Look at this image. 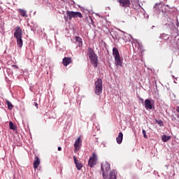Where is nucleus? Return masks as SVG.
Listing matches in <instances>:
<instances>
[{
  "label": "nucleus",
  "instance_id": "f257e3e1",
  "mask_svg": "<svg viewBox=\"0 0 179 179\" xmlns=\"http://www.w3.org/2000/svg\"><path fill=\"white\" fill-rule=\"evenodd\" d=\"M22 29L20 27H15V31L14 32V37L17 40V45L19 48H22L23 47V39L22 38Z\"/></svg>",
  "mask_w": 179,
  "mask_h": 179
},
{
  "label": "nucleus",
  "instance_id": "f03ea898",
  "mask_svg": "<svg viewBox=\"0 0 179 179\" xmlns=\"http://www.w3.org/2000/svg\"><path fill=\"white\" fill-rule=\"evenodd\" d=\"M88 57L94 68H96L99 64V59H97V55L91 48H88Z\"/></svg>",
  "mask_w": 179,
  "mask_h": 179
},
{
  "label": "nucleus",
  "instance_id": "7ed1b4c3",
  "mask_svg": "<svg viewBox=\"0 0 179 179\" xmlns=\"http://www.w3.org/2000/svg\"><path fill=\"white\" fill-rule=\"evenodd\" d=\"M66 15L64 16V19L65 20V22H69V20H71L72 17L73 18H76V17H83V15H82V13L80 12H78V11H69L67 10L66 12Z\"/></svg>",
  "mask_w": 179,
  "mask_h": 179
},
{
  "label": "nucleus",
  "instance_id": "20e7f679",
  "mask_svg": "<svg viewBox=\"0 0 179 179\" xmlns=\"http://www.w3.org/2000/svg\"><path fill=\"white\" fill-rule=\"evenodd\" d=\"M111 169L110 164L107 162H103L101 165V170L102 171V176L104 179L107 178L108 176V171Z\"/></svg>",
  "mask_w": 179,
  "mask_h": 179
},
{
  "label": "nucleus",
  "instance_id": "39448f33",
  "mask_svg": "<svg viewBox=\"0 0 179 179\" xmlns=\"http://www.w3.org/2000/svg\"><path fill=\"white\" fill-rule=\"evenodd\" d=\"M95 90L94 93L96 96H100L103 93V80L99 78L95 83Z\"/></svg>",
  "mask_w": 179,
  "mask_h": 179
},
{
  "label": "nucleus",
  "instance_id": "423d86ee",
  "mask_svg": "<svg viewBox=\"0 0 179 179\" xmlns=\"http://www.w3.org/2000/svg\"><path fill=\"white\" fill-rule=\"evenodd\" d=\"M144 107L146 110H153L155 108V101L152 99H147L144 101Z\"/></svg>",
  "mask_w": 179,
  "mask_h": 179
},
{
  "label": "nucleus",
  "instance_id": "0eeeda50",
  "mask_svg": "<svg viewBox=\"0 0 179 179\" xmlns=\"http://www.w3.org/2000/svg\"><path fill=\"white\" fill-rule=\"evenodd\" d=\"M96 163H97V155L96 153H93L92 156L90 157L88 164L90 167H94V166H96Z\"/></svg>",
  "mask_w": 179,
  "mask_h": 179
},
{
  "label": "nucleus",
  "instance_id": "6e6552de",
  "mask_svg": "<svg viewBox=\"0 0 179 179\" xmlns=\"http://www.w3.org/2000/svg\"><path fill=\"white\" fill-rule=\"evenodd\" d=\"M80 146H82V140H80V137H78L75 143H74V148H75V152H76V150H79L80 149Z\"/></svg>",
  "mask_w": 179,
  "mask_h": 179
},
{
  "label": "nucleus",
  "instance_id": "1a4fd4ad",
  "mask_svg": "<svg viewBox=\"0 0 179 179\" xmlns=\"http://www.w3.org/2000/svg\"><path fill=\"white\" fill-rule=\"evenodd\" d=\"M117 1H119L120 6L123 8H127V6H129L131 3L129 0H117Z\"/></svg>",
  "mask_w": 179,
  "mask_h": 179
},
{
  "label": "nucleus",
  "instance_id": "9d476101",
  "mask_svg": "<svg viewBox=\"0 0 179 179\" xmlns=\"http://www.w3.org/2000/svg\"><path fill=\"white\" fill-rule=\"evenodd\" d=\"M74 163L76 164L77 170H82V167H83V164L79 162V161L76 159V157H73Z\"/></svg>",
  "mask_w": 179,
  "mask_h": 179
},
{
  "label": "nucleus",
  "instance_id": "9b49d317",
  "mask_svg": "<svg viewBox=\"0 0 179 179\" xmlns=\"http://www.w3.org/2000/svg\"><path fill=\"white\" fill-rule=\"evenodd\" d=\"M108 179H117V171L111 170L109 173Z\"/></svg>",
  "mask_w": 179,
  "mask_h": 179
},
{
  "label": "nucleus",
  "instance_id": "f8f14e48",
  "mask_svg": "<svg viewBox=\"0 0 179 179\" xmlns=\"http://www.w3.org/2000/svg\"><path fill=\"white\" fill-rule=\"evenodd\" d=\"M115 65L116 66H122V61L121 60V57H115Z\"/></svg>",
  "mask_w": 179,
  "mask_h": 179
},
{
  "label": "nucleus",
  "instance_id": "ddd939ff",
  "mask_svg": "<svg viewBox=\"0 0 179 179\" xmlns=\"http://www.w3.org/2000/svg\"><path fill=\"white\" fill-rule=\"evenodd\" d=\"M72 62V59L71 57H64L63 59V65H64V66H68V65H69V64H71Z\"/></svg>",
  "mask_w": 179,
  "mask_h": 179
},
{
  "label": "nucleus",
  "instance_id": "4468645a",
  "mask_svg": "<svg viewBox=\"0 0 179 179\" xmlns=\"http://www.w3.org/2000/svg\"><path fill=\"white\" fill-rule=\"evenodd\" d=\"M124 138V134L122 132H120L118 134V136L116 138L117 143L119 145H121L122 143V139Z\"/></svg>",
  "mask_w": 179,
  "mask_h": 179
},
{
  "label": "nucleus",
  "instance_id": "2eb2a0df",
  "mask_svg": "<svg viewBox=\"0 0 179 179\" xmlns=\"http://www.w3.org/2000/svg\"><path fill=\"white\" fill-rule=\"evenodd\" d=\"M75 41L78 47H82V45H83V42L82 41V38H80V36H76Z\"/></svg>",
  "mask_w": 179,
  "mask_h": 179
},
{
  "label": "nucleus",
  "instance_id": "dca6fc26",
  "mask_svg": "<svg viewBox=\"0 0 179 179\" xmlns=\"http://www.w3.org/2000/svg\"><path fill=\"white\" fill-rule=\"evenodd\" d=\"M38 166H40V158L36 157L34 162V169H38Z\"/></svg>",
  "mask_w": 179,
  "mask_h": 179
},
{
  "label": "nucleus",
  "instance_id": "f3484780",
  "mask_svg": "<svg viewBox=\"0 0 179 179\" xmlns=\"http://www.w3.org/2000/svg\"><path fill=\"white\" fill-rule=\"evenodd\" d=\"M113 55L114 58L120 57V52L118 51V49L117 48H113Z\"/></svg>",
  "mask_w": 179,
  "mask_h": 179
},
{
  "label": "nucleus",
  "instance_id": "a211bd4d",
  "mask_svg": "<svg viewBox=\"0 0 179 179\" xmlns=\"http://www.w3.org/2000/svg\"><path fill=\"white\" fill-rule=\"evenodd\" d=\"M18 12H19L20 15H21V16H22V17H27V13L26 12L25 10L20 8V9H18Z\"/></svg>",
  "mask_w": 179,
  "mask_h": 179
},
{
  "label": "nucleus",
  "instance_id": "6ab92c4d",
  "mask_svg": "<svg viewBox=\"0 0 179 179\" xmlns=\"http://www.w3.org/2000/svg\"><path fill=\"white\" fill-rule=\"evenodd\" d=\"M171 139V136H166V135H163L162 136V142H169Z\"/></svg>",
  "mask_w": 179,
  "mask_h": 179
},
{
  "label": "nucleus",
  "instance_id": "aec40b11",
  "mask_svg": "<svg viewBox=\"0 0 179 179\" xmlns=\"http://www.w3.org/2000/svg\"><path fill=\"white\" fill-rule=\"evenodd\" d=\"M9 127H10V129H12L13 131H16L17 129L16 126L12 122H9Z\"/></svg>",
  "mask_w": 179,
  "mask_h": 179
},
{
  "label": "nucleus",
  "instance_id": "412c9836",
  "mask_svg": "<svg viewBox=\"0 0 179 179\" xmlns=\"http://www.w3.org/2000/svg\"><path fill=\"white\" fill-rule=\"evenodd\" d=\"M6 103L8 106V110H12V108H13V105L12 104V103L10 101L6 100Z\"/></svg>",
  "mask_w": 179,
  "mask_h": 179
},
{
  "label": "nucleus",
  "instance_id": "4be33fe9",
  "mask_svg": "<svg viewBox=\"0 0 179 179\" xmlns=\"http://www.w3.org/2000/svg\"><path fill=\"white\" fill-rule=\"evenodd\" d=\"M87 20L90 24H94V21H93V18L92 17V16L87 17Z\"/></svg>",
  "mask_w": 179,
  "mask_h": 179
},
{
  "label": "nucleus",
  "instance_id": "5701e85b",
  "mask_svg": "<svg viewBox=\"0 0 179 179\" xmlns=\"http://www.w3.org/2000/svg\"><path fill=\"white\" fill-rule=\"evenodd\" d=\"M160 38H163V40H169V38H170V36L166 34H163L160 36Z\"/></svg>",
  "mask_w": 179,
  "mask_h": 179
},
{
  "label": "nucleus",
  "instance_id": "b1692460",
  "mask_svg": "<svg viewBox=\"0 0 179 179\" xmlns=\"http://www.w3.org/2000/svg\"><path fill=\"white\" fill-rule=\"evenodd\" d=\"M155 122H156V124L159 125V127H164V123L162 122V120H156Z\"/></svg>",
  "mask_w": 179,
  "mask_h": 179
},
{
  "label": "nucleus",
  "instance_id": "393cba45",
  "mask_svg": "<svg viewBox=\"0 0 179 179\" xmlns=\"http://www.w3.org/2000/svg\"><path fill=\"white\" fill-rule=\"evenodd\" d=\"M159 6H160V4H155V6H154V9L157 10V13H160V10H157L159 9Z\"/></svg>",
  "mask_w": 179,
  "mask_h": 179
},
{
  "label": "nucleus",
  "instance_id": "a878e982",
  "mask_svg": "<svg viewBox=\"0 0 179 179\" xmlns=\"http://www.w3.org/2000/svg\"><path fill=\"white\" fill-rule=\"evenodd\" d=\"M142 132H143V138H145V139H148V135H146V130L143 129Z\"/></svg>",
  "mask_w": 179,
  "mask_h": 179
},
{
  "label": "nucleus",
  "instance_id": "bb28decb",
  "mask_svg": "<svg viewBox=\"0 0 179 179\" xmlns=\"http://www.w3.org/2000/svg\"><path fill=\"white\" fill-rule=\"evenodd\" d=\"M139 100H140V101H141L142 103H145V101L143 100V98L139 97Z\"/></svg>",
  "mask_w": 179,
  "mask_h": 179
},
{
  "label": "nucleus",
  "instance_id": "cd10ccee",
  "mask_svg": "<svg viewBox=\"0 0 179 179\" xmlns=\"http://www.w3.org/2000/svg\"><path fill=\"white\" fill-rule=\"evenodd\" d=\"M12 68H14V69H18V67L16 65H12Z\"/></svg>",
  "mask_w": 179,
  "mask_h": 179
},
{
  "label": "nucleus",
  "instance_id": "c85d7f7f",
  "mask_svg": "<svg viewBox=\"0 0 179 179\" xmlns=\"http://www.w3.org/2000/svg\"><path fill=\"white\" fill-rule=\"evenodd\" d=\"M176 26L177 27L179 26L178 19H176Z\"/></svg>",
  "mask_w": 179,
  "mask_h": 179
},
{
  "label": "nucleus",
  "instance_id": "c756f323",
  "mask_svg": "<svg viewBox=\"0 0 179 179\" xmlns=\"http://www.w3.org/2000/svg\"><path fill=\"white\" fill-rule=\"evenodd\" d=\"M34 104H35V107H36V108H38V104L36 102L34 103Z\"/></svg>",
  "mask_w": 179,
  "mask_h": 179
},
{
  "label": "nucleus",
  "instance_id": "7c9ffc66",
  "mask_svg": "<svg viewBox=\"0 0 179 179\" xmlns=\"http://www.w3.org/2000/svg\"><path fill=\"white\" fill-rule=\"evenodd\" d=\"M57 150H59V151L62 150V148H61V147H58V148H57Z\"/></svg>",
  "mask_w": 179,
  "mask_h": 179
},
{
  "label": "nucleus",
  "instance_id": "2f4dec72",
  "mask_svg": "<svg viewBox=\"0 0 179 179\" xmlns=\"http://www.w3.org/2000/svg\"><path fill=\"white\" fill-rule=\"evenodd\" d=\"M176 111H177L178 113H179V106H178V107L176 108Z\"/></svg>",
  "mask_w": 179,
  "mask_h": 179
},
{
  "label": "nucleus",
  "instance_id": "473e14b6",
  "mask_svg": "<svg viewBox=\"0 0 179 179\" xmlns=\"http://www.w3.org/2000/svg\"><path fill=\"white\" fill-rule=\"evenodd\" d=\"M122 31V33H123V34H126L125 31Z\"/></svg>",
  "mask_w": 179,
  "mask_h": 179
},
{
  "label": "nucleus",
  "instance_id": "72a5a7b5",
  "mask_svg": "<svg viewBox=\"0 0 179 179\" xmlns=\"http://www.w3.org/2000/svg\"><path fill=\"white\" fill-rule=\"evenodd\" d=\"M31 30L33 31L34 29H33V28H31Z\"/></svg>",
  "mask_w": 179,
  "mask_h": 179
},
{
  "label": "nucleus",
  "instance_id": "f704fd0d",
  "mask_svg": "<svg viewBox=\"0 0 179 179\" xmlns=\"http://www.w3.org/2000/svg\"><path fill=\"white\" fill-rule=\"evenodd\" d=\"M134 41H138V40H136V39H134Z\"/></svg>",
  "mask_w": 179,
  "mask_h": 179
},
{
  "label": "nucleus",
  "instance_id": "c9c22d12",
  "mask_svg": "<svg viewBox=\"0 0 179 179\" xmlns=\"http://www.w3.org/2000/svg\"><path fill=\"white\" fill-rule=\"evenodd\" d=\"M9 71H10V69L7 70V72H9Z\"/></svg>",
  "mask_w": 179,
  "mask_h": 179
},
{
  "label": "nucleus",
  "instance_id": "e433bc0d",
  "mask_svg": "<svg viewBox=\"0 0 179 179\" xmlns=\"http://www.w3.org/2000/svg\"><path fill=\"white\" fill-rule=\"evenodd\" d=\"M154 27H155V26H152V29H153Z\"/></svg>",
  "mask_w": 179,
  "mask_h": 179
},
{
  "label": "nucleus",
  "instance_id": "4c0bfd02",
  "mask_svg": "<svg viewBox=\"0 0 179 179\" xmlns=\"http://www.w3.org/2000/svg\"><path fill=\"white\" fill-rule=\"evenodd\" d=\"M29 90H31V92H32L31 88H30Z\"/></svg>",
  "mask_w": 179,
  "mask_h": 179
},
{
  "label": "nucleus",
  "instance_id": "58836bf2",
  "mask_svg": "<svg viewBox=\"0 0 179 179\" xmlns=\"http://www.w3.org/2000/svg\"><path fill=\"white\" fill-rule=\"evenodd\" d=\"M72 1H73V3H75V1H73V0H72Z\"/></svg>",
  "mask_w": 179,
  "mask_h": 179
},
{
  "label": "nucleus",
  "instance_id": "ea45409f",
  "mask_svg": "<svg viewBox=\"0 0 179 179\" xmlns=\"http://www.w3.org/2000/svg\"><path fill=\"white\" fill-rule=\"evenodd\" d=\"M174 83H177V82L174 81Z\"/></svg>",
  "mask_w": 179,
  "mask_h": 179
},
{
  "label": "nucleus",
  "instance_id": "a19ab883",
  "mask_svg": "<svg viewBox=\"0 0 179 179\" xmlns=\"http://www.w3.org/2000/svg\"><path fill=\"white\" fill-rule=\"evenodd\" d=\"M129 36L132 38V36H131V35H129Z\"/></svg>",
  "mask_w": 179,
  "mask_h": 179
}]
</instances>
